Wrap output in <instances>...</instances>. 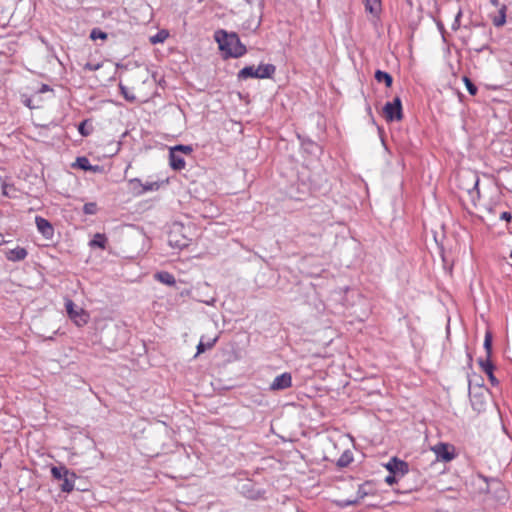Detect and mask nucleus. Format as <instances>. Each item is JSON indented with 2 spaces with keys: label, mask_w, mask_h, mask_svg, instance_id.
<instances>
[{
  "label": "nucleus",
  "mask_w": 512,
  "mask_h": 512,
  "mask_svg": "<svg viewBox=\"0 0 512 512\" xmlns=\"http://www.w3.org/2000/svg\"><path fill=\"white\" fill-rule=\"evenodd\" d=\"M492 334L491 332L487 331L484 338V349L486 351V359H490L492 355Z\"/></svg>",
  "instance_id": "nucleus-20"
},
{
  "label": "nucleus",
  "mask_w": 512,
  "mask_h": 512,
  "mask_svg": "<svg viewBox=\"0 0 512 512\" xmlns=\"http://www.w3.org/2000/svg\"><path fill=\"white\" fill-rule=\"evenodd\" d=\"M432 450L434 451L437 460L449 462L455 458L454 449L449 444L439 443L435 445Z\"/></svg>",
  "instance_id": "nucleus-7"
},
{
  "label": "nucleus",
  "mask_w": 512,
  "mask_h": 512,
  "mask_svg": "<svg viewBox=\"0 0 512 512\" xmlns=\"http://www.w3.org/2000/svg\"><path fill=\"white\" fill-rule=\"evenodd\" d=\"M381 0H365V9L367 12L378 15L381 10Z\"/></svg>",
  "instance_id": "nucleus-16"
},
{
  "label": "nucleus",
  "mask_w": 512,
  "mask_h": 512,
  "mask_svg": "<svg viewBox=\"0 0 512 512\" xmlns=\"http://www.w3.org/2000/svg\"><path fill=\"white\" fill-rule=\"evenodd\" d=\"M399 476L398 475H395V474H390L388 475L386 478H385V482L389 485H392L394 484L396 481H397V478Z\"/></svg>",
  "instance_id": "nucleus-36"
},
{
  "label": "nucleus",
  "mask_w": 512,
  "mask_h": 512,
  "mask_svg": "<svg viewBox=\"0 0 512 512\" xmlns=\"http://www.w3.org/2000/svg\"><path fill=\"white\" fill-rule=\"evenodd\" d=\"M75 166L84 170V171H92L97 172L100 170V167L98 165H91L90 161L87 157H78L75 162Z\"/></svg>",
  "instance_id": "nucleus-14"
},
{
  "label": "nucleus",
  "mask_w": 512,
  "mask_h": 512,
  "mask_svg": "<svg viewBox=\"0 0 512 512\" xmlns=\"http://www.w3.org/2000/svg\"><path fill=\"white\" fill-rule=\"evenodd\" d=\"M101 66H102V65H101L100 63H96V64L87 63V64L85 65V69H86V70H89V71H96V70L100 69V68H101Z\"/></svg>",
  "instance_id": "nucleus-35"
},
{
  "label": "nucleus",
  "mask_w": 512,
  "mask_h": 512,
  "mask_svg": "<svg viewBox=\"0 0 512 512\" xmlns=\"http://www.w3.org/2000/svg\"><path fill=\"white\" fill-rule=\"evenodd\" d=\"M478 364L481 367L482 371L485 374H487V376L489 377V380L491 381L492 384L498 383V381L496 380V378H495V376L493 374L494 365H493V363L491 362L490 359L480 358L478 360Z\"/></svg>",
  "instance_id": "nucleus-13"
},
{
  "label": "nucleus",
  "mask_w": 512,
  "mask_h": 512,
  "mask_svg": "<svg viewBox=\"0 0 512 512\" xmlns=\"http://www.w3.org/2000/svg\"><path fill=\"white\" fill-rule=\"evenodd\" d=\"M27 255V250L20 246L5 251L6 258L12 262L22 261L27 257Z\"/></svg>",
  "instance_id": "nucleus-11"
},
{
  "label": "nucleus",
  "mask_w": 512,
  "mask_h": 512,
  "mask_svg": "<svg viewBox=\"0 0 512 512\" xmlns=\"http://www.w3.org/2000/svg\"><path fill=\"white\" fill-rule=\"evenodd\" d=\"M239 492L248 499L256 500L262 498L264 491L256 487V484L247 479L238 485Z\"/></svg>",
  "instance_id": "nucleus-6"
},
{
  "label": "nucleus",
  "mask_w": 512,
  "mask_h": 512,
  "mask_svg": "<svg viewBox=\"0 0 512 512\" xmlns=\"http://www.w3.org/2000/svg\"><path fill=\"white\" fill-rule=\"evenodd\" d=\"M169 36L168 31L160 30L154 36L150 37L152 44L163 43Z\"/></svg>",
  "instance_id": "nucleus-23"
},
{
  "label": "nucleus",
  "mask_w": 512,
  "mask_h": 512,
  "mask_svg": "<svg viewBox=\"0 0 512 512\" xmlns=\"http://www.w3.org/2000/svg\"><path fill=\"white\" fill-rule=\"evenodd\" d=\"M169 163L172 169L180 171L185 168L184 158L173 149L169 152Z\"/></svg>",
  "instance_id": "nucleus-12"
},
{
  "label": "nucleus",
  "mask_w": 512,
  "mask_h": 512,
  "mask_svg": "<svg viewBox=\"0 0 512 512\" xmlns=\"http://www.w3.org/2000/svg\"><path fill=\"white\" fill-rule=\"evenodd\" d=\"M383 113L388 122L400 121L403 118L401 99L395 97L392 102H387L383 107Z\"/></svg>",
  "instance_id": "nucleus-4"
},
{
  "label": "nucleus",
  "mask_w": 512,
  "mask_h": 512,
  "mask_svg": "<svg viewBox=\"0 0 512 512\" xmlns=\"http://www.w3.org/2000/svg\"><path fill=\"white\" fill-rule=\"evenodd\" d=\"M35 223L38 231L46 238L51 239L54 235V228L52 224L41 216H36Z\"/></svg>",
  "instance_id": "nucleus-10"
},
{
  "label": "nucleus",
  "mask_w": 512,
  "mask_h": 512,
  "mask_svg": "<svg viewBox=\"0 0 512 512\" xmlns=\"http://www.w3.org/2000/svg\"><path fill=\"white\" fill-rule=\"evenodd\" d=\"M171 149H173L174 151L178 152V153H184L186 155H189L193 152V148L192 146L190 145H176L174 147H172Z\"/></svg>",
  "instance_id": "nucleus-29"
},
{
  "label": "nucleus",
  "mask_w": 512,
  "mask_h": 512,
  "mask_svg": "<svg viewBox=\"0 0 512 512\" xmlns=\"http://www.w3.org/2000/svg\"><path fill=\"white\" fill-rule=\"evenodd\" d=\"M491 2H492L494 5H497V4H498V0H491Z\"/></svg>",
  "instance_id": "nucleus-42"
},
{
  "label": "nucleus",
  "mask_w": 512,
  "mask_h": 512,
  "mask_svg": "<svg viewBox=\"0 0 512 512\" xmlns=\"http://www.w3.org/2000/svg\"><path fill=\"white\" fill-rule=\"evenodd\" d=\"M215 39L225 57L238 58L246 53V47L241 43L236 33L219 30L215 34Z\"/></svg>",
  "instance_id": "nucleus-1"
},
{
  "label": "nucleus",
  "mask_w": 512,
  "mask_h": 512,
  "mask_svg": "<svg viewBox=\"0 0 512 512\" xmlns=\"http://www.w3.org/2000/svg\"><path fill=\"white\" fill-rule=\"evenodd\" d=\"M65 308L68 316L75 322L77 326H82L87 323L88 315L83 309L77 308L72 300H66Z\"/></svg>",
  "instance_id": "nucleus-5"
},
{
  "label": "nucleus",
  "mask_w": 512,
  "mask_h": 512,
  "mask_svg": "<svg viewBox=\"0 0 512 512\" xmlns=\"http://www.w3.org/2000/svg\"><path fill=\"white\" fill-rule=\"evenodd\" d=\"M217 341V338L204 342L203 339L197 345V354L205 352L207 349H211Z\"/></svg>",
  "instance_id": "nucleus-22"
},
{
  "label": "nucleus",
  "mask_w": 512,
  "mask_h": 512,
  "mask_svg": "<svg viewBox=\"0 0 512 512\" xmlns=\"http://www.w3.org/2000/svg\"><path fill=\"white\" fill-rule=\"evenodd\" d=\"M106 242L107 238L104 234L96 233L93 239L90 241V246L105 249Z\"/></svg>",
  "instance_id": "nucleus-18"
},
{
  "label": "nucleus",
  "mask_w": 512,
  "mask_h": 512,
  "mask_svg": "<svg viewBox=\"0 0 512 512\" xmlns=\"http://www.w3.org/2000/svg\"><path fill=\"white\" fill-rule=\"evenodd\" d=\"M500 219L506 222H510L512 219V214L510 212L504 211L500 214Z\"/></svg>",
  "instance_id": "nucleus-37"
},
{
  "label": "nucleus",
  "mask_w": 512,
  "mask_h": 512,
  "mask_svg": "<svg viewBox=\"0 0 512 512\" xmlns=\"http://www.w3.org/2000/svg\"><path fill=\"white\" fill-rule=\"evenodd\" d=\"M174 235L171 234L170 235V239H169V243L171 246H174V247H177V248H185L188 246V242L189 240L187 238H182V239H173Z\"/></svg>",
  "instance_id": "nucleus-24"
},
{
  "label": "nucleus",
  "mask_w": 512,
  "mask_h": 512,
  "mask_svg": "<svg viewBox=\"0 0 512 512\" xmlns=\"http://www.w3.org/2000/svg\"><path fill=\"white\" fill-rule=\"evenodd\" d=\"M375 79L381 83V82H384L386 87H391L392 83H393V78L392 76L385 72V71H381V70H377L375 72Z\"/></svg>",
  "instance_id": "nucleus-17"
},
{
  "label": "nucleus",
  "mask_w": 512,
  "mask_h": 512,
  "mask_svg": "<svg viewBox=\"0 0 512 512\" xmlns=\"http://www.w3.org/2000/svg\"><path fill=\"white\" fill-rule=\"evenodd\" d=\"M463 81L465 83V86H466L469 94L473 95V96L476 95V93L478 91L476 85L466 76L463 78Z\"/></svg>",
  "instance_id": "nucleus-28"
},
{
  "label": "nucleus",
  "mask_w": 512,
  "mask_h": 512,
  "mask_svg": "<svg viewBox=\"0 0 512 512\" xmlns=\"http://www.w3.org/2000/svg\"><path fill=\"white\" fill-rule=\"evenodd\" d=\"M292 385V376L289 372H284L281 375H278L274 378L273 382L270 384V390L272 391H280L285 390Z\"/></svg>",
  "instance_id": "nucleus-8"
},
{
  "label": "nucleus",
  "mask_w": 512,
  "mask_h": 512,
  "mask_svg": "<svg viewBox=\"0 0 512 512\" xmlns=\"http://www.w3.org/2000/svg\"><path fill=\"white\" fill-rule=\"evenodd\" d=\"M4 243H6V241L4 239V236L0 233V246Z\"/></svg>",
  "instance_id": "nucleus-41"
},
{
  "label": "nucleus",
  "mask_w": 512,
  "mask_h": 512,
  "mask_svg": "<svg viewBox=\"0 0 512 512\" xmlns=\"http://www.w3.org/2000/svg\"><path fill=\"white\" fill-rule=\"evenodd\" d=\"M142 185L143 186H142L141 190L138 191V196L139 195H143V194H145L146 192H149V191H156L160 187L159 183L155 182V181H153V182L147 181L145 183L142 182Z\"/></svg>",
  "instance_id": "nucleus-21"
},
{
  "label": "nucleus",
  "mask_w": 512,
  "mask_h": 512,
  "mask_svg": "<svg viewBox=\"0 0 512 512\" xmlns=\"http://www.w3.org/2000/svg\"><path fill=\"white\" fill-rule=\"evenodd\" d=\"M486 48H487V44H483V45H481L479 47H476L475 50L477 52H481V51L485 50Z\"/></svg>",
  "instance_id": "nucleus-39"
},
{
  "label": "nucleus",
  "mask_w": 512,
  "mask_h": 512,
  "mask_svg": "<svg viewBox=\"0 0 512 512\" xmlns=\"http://www.w3.org/2000/svg\"><path fill=\"white\" fill-rule=\"evenodd\" d=\"M119 88H120V91H121V94L124 96V98L129 101V102H133L135 101L136 97L134 96V94H130L127 87L122 85V84H119Z\"/></svg>",
  "instance_id": "nucleus-30"
},
{
  "label": "nucleus",
  "mask_w": 512,
  "mask_h": 512,
  "mask_svg": "<svg viewBox=\"0 0 512 512\" xmlns=\"http://www.w3.org/2000/svg\"><path fill=\"white\" fill-rule=\"evenodd\" d=\"M87 121H82L78 126V131L82 136H88L91 130L86 129Z\"/></svg>",
  "instance_id": "nucleus-32"
},
{
  "label": "nucleus",
  "mask_w": 512,
  "mask_h": 512,
  "mask_svg": "<svg viewBox=\"0 0 512 512\" xmlns=\"http://www.w3.org/2000/svg\"><path fill=\"white\" fill-rule=\"evenodd\" d=\"M492 22H493L494 26H496V27H501L505 24V22H506V6L505 5H503L499 9V14L493 18Z\"/></svg>",
  "instance_id": "nucleus-19"
},
{
  "label": "nucleus",
  "mask_w": 512,
  "mask_h": 512,
  "mask_svg": "<svg viewBox=\"0 0 512 512\" xmlns=\"http://www.w3.org/2000/svg\"><path fill=\"white\" fill-rule=\"evenodd\" d=\"M351 461H352V458H351L348 454L344 453V454H343V455L338 459V461H337V465H338L339 467H346V466H348V465H349V463H350Z\"/></svg>",
  "instance_id": "nucleus-31"
},
{
  "label": "nucleus",
  "mask_w": 512,
  "mask_h": 512,
  "mask_svg": "<svg viewBox=\"0 0 512 512\" xmlns=\"http://www.w3.org/2000/svg\"><path fill=\"white\" fill-rule=\"evenodd\" d=\"M83 212L87 215H94L97 212V204L95 202L85 203L83 206Z\"/></svg>",
  "instance_id": "nucleus-26"
},
{
  "label": "nucleus",
  "mask_w": 512,
  "mask_h": 512,
  "mask_svg": "<svg viewBox=\"0 0 512 512\" xmlns=\"http://www.w3.org/2000/svg\"><path fill=\"white\" fill-rule=\"evenodd\" d=\"M51 475L54 479L62 481L60 489L62 492L70 493L74 490L76 474L70 471L65 465L52 466Z\"/></svg>",
  "instance_id": "nucleus-2"
},
{
  "label": "nucleus",
  "mask_w": 512,
  "mask_h": 512,
  "mask_svg": "<svg viewBox=\"0 0 512 512\" xmlns=\"http://www.w3.org/2000/svg\"><path fill=\"white\" fill-rule=\"evenodd\" d=\"M276 71V67L273 64H261L258 67L246 66L242 68L238 73L239 79L258 78L265 79L271 78Z\"/></svg>",
  "instance_id": "nucleus-3"
},
{
  "label": "nucleus",
  "mask_w": 512,
  "mask_h": 512,
  "mask_svg": "<svg viewBox=\"0 0 512 512\" xmlns=\"http://www.w3.org/2000/svg\"><path fill=\"white\" fill-rule=\"evenodd\" d=\"M385 467L390 474H395L400 477H403L408 472V464L396 457L392 458Z\"/></svg>",
  "instance_id": "nucleus-9"
},
{
  "label": "nucleus",
  "mask_w": 512,
  "mask_h": 512,
  "mask_svg": "<svg viewBox=\"0 0 512 512\" xmlns=\"http://www.w3.org/2000/svg\"><path fill=\"white\" fill-rule=\"evenodd\" d=\"M478 183H479V179H478V177H477V176H474V186H473V190H477Z\"/></svg>",
  "instance_id": "nucleus-40"
},
{
  "label": "nucleus",
  "mask_w": 512,
  "mask_h": 512,
  "mask_svg": "<svg viewBox=\"0 0 512 512\" xmlns=\"http://www.w3.org/2000/svg\"><path fill=\"white\" fill-rule=\"evenodd\" d=\"M90 38L92 40H96V39L105 40V39H107V34L98 28H94V29H92V31L90 33Z\"/></svg>",
  "instance_id": "nucleus-27"
},
{
  "label": "nucleus",
  "mask_w": 512,
  "mask_h": 512,
  "mask_svg": "<svg viewBox=\"0 0 512 512\" xmlns=\"http://www.w3.org/2000/svg\"><path fill=\"white\" fill-rule=\"evenodd\" d=\"M462 17V10L459 9V11L457 12L456 16H455V19H454V22L452 23V29L453 30H458L460 28V19Z\"/></svg>",
  "instance_id": "nucleus-33"
},
{
  "label": "nucleus",
  "mask_w": 512,
  "mask_h": 512,
  "mask_svg": "<svg viewBox=\"0 0 512 512\" xmlns=\"http://www.w3.org/2000/svg\"><path fill=\"white\" fill-rule=\"evenodd\" d=\"M129 186H130V189L132 190V192L135 195H138V191L141 190L143 185H142V181L140 179L133 178V179L129 180Z\"/></svg>",
  "instance_id": "nucleus-25"
},
{
  "label": "nucleus",
  "mask_w": 512,
  "mask_h": 512,
  "mask_svg": "<svg viewBox=\"0 0 512 512\" xmlns=\"http://www.w3.org/2000/svg\"><path fill=\"white\" fill-rule=\"evenodd\" d=\"M155 278L163 284L174 286L176 284L175 277L166 271L157 272Z\"/></svg>",
  "instance_id": "nucleus-15"
},
{
  "label": "nucleus",
  "mask_w": 512,
  "mask_h": 512,
  "mask_svg": "<svg viewBox=\"0 0 512 512\" xmlns=\"http://www.w3.org/2000/svg\"><path fill=\"white\" fill-rule=\"evenodd\" d=\"M12 188H13V186H12V185H9V184L4 183V184L2 185L3 194H4L5 196H10V194H9V190H8V189H12Z\"/></svg>",
  "instance_id": "nucleus-38"
},
{
  "label": "nucleus",
  "mask_w": 512,
  "mask_h": 512,
  "mask_svg": "<svg viewBox=\"0 0 512 512\" xmlns=\"http://www.w3.org/2000/svg\"><path fill=\"white\" fill-rule=\"evenodd\" d=\"M358 503V500L355 499V500H339L337 501V505L341 508H345V507H348L350 505H355Z\"/></svg>",
  "instance_id": "nucleus-34"
}]
</instances>
